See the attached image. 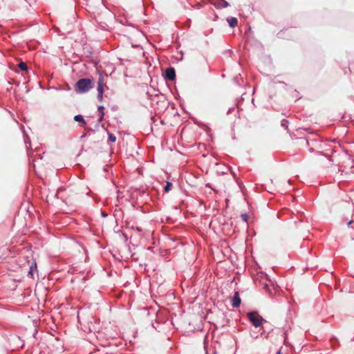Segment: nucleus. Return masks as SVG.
<instances>
[{
	"instance_id": "nucleus-1",
	"label": "nucleus",
	"mask_w": 354,
	"mask_h": 354,
	"mask_svg": "<svg viewBox=\"0 0 354 354\" xmlns=\"http://www.w3.org/2000/svg\"><path fill=\"white\" fill-rule=\"evenodd\" d=\"M93 87V82L91 79L82 78L79 80L75 85V89L77 93H86Z\"/></svg>"
},
{
	"instance_id": "nucleus-2",
	"label": "nucleus",
	"mask_w": 354,
	"mask_h": 354,
	"mask_svg": "<svg viewBox=\"0 0 354 354\" xmlns=\"http://www.w3.org/2000/svg\"><path fill=\"white\" fill-rule=\"evenodd\" d=\"M248 317L255 327L260 326L263 320L262 317L259 315L257 312L248 313Z\"/></svg>"
},
{
	"instance_id": "nucleus-3",
	"label": "nucleus",
	"mask_w": 354,
	"mask_h": 354,
	"mask_svg": "<svg viewBox=\"0 0 354 354\" xmlns=\"http://www.w3.org/2000/svg\"><path fill=\"white\" fill-rule=\"evenodd\" d=\"M176 72L174 68H168L165 71V78L172 81L175 79Z\"/></svg>"
},
{
	"instance_id": "nucleus-4",
	"label": "nucleus",
	"mask_w": 354,
	"mask_h": 354,
	"mask_svg": "<svg viewBox=\"0 0 354 354\" xmlns=\"http://www.w3.org/2000/svg\"><path fill=\"white\" fill-rule=\"evenodd\" d=\"M241 298L239 297V292H235L234 295V297H233V299H232V306L234 307V308H238L240 304H241Z\"/></svg>"
},
{
	"instance_id": "nucleus-5",
	"label": "nucleus",
	"mask_w": 354,
	"mask_h": 354,
	"mask_svg": "<svg viewBox=\"0 0 354 354\" xmlns=\"http://www.w3.org/2000/svg\"><path fill=\"white\" fill-rule=\"evenodd\" d=\"M227 21L231 28H234L237 26L238 20L235 17H230L227 19Z\"/></svg>"
},
{
	"instance_id": "nucleus-6",
	"label": "nucleus",
	"mask_w": 354,
	"mask_h": 354,
	"mask_svg": "<svg viewBox=\"0 0 354 354\" xmlns=\"http://www.w3.org/2000/svg\"><path fill=\"white\" fill-rule=\"evenodd\" d=\"M104 87V86L98 85L97 88V99L100 101H102V99H103Z\"/></svg>"
},
{
	"instance_id": "nucleus-7",
	"label": "nucleus",
	"mask_w": 354,
	"mask_h": 354,
	"mask_svg": "<svg viewBox=\"0 0 354 354\" xmlns=\"http://www.w3.org/2000/svg\"><path fill=\"white\" fill-rule=\"evenodd\" d=\"M216 4L220 8H224L229 6V3L225 0H217Z\"/></svg>"
},
{
	"instance_id": "nucleus-8",
	"label": "nucleus",
	"mask_w": 354,
	"mask_h": 354,
	"mask_svg": "<svg viewBox=\"0 0 354 354\" xmlns=\"http://www.w3.org/2000/svg\"><path fill=\"white\" fill-rule=\"evenodd\" d=\"M74 120L76 122H81L82 124H86V121L81 115H77L74 117Z\"/></svg>"
},
{
	"instance_id": "nucleus-9",
	"label": "nucleus",
	"mask_w": 354,
	"mask_h": 354,
	"mask_svg": "<svg viewBox=\"0 0 354 354\" xmlns=\"http://www.w3.org/2000/svg\"><path fill=\"white\" fill-rule=\"evenodd\" d=\"M98 85H100L102 86H105V85H106V83L104 82V78L102 75H100V77L98 79L97 86Z\"/></svg>"
},
{
	"instance_id": "nucleus-10",
	"label": "nucleus",
	"mask_w": 354,
	"mask_h": 354,
	"mask_svg": "<svg viewBox=\"0 0 354 354\" xmlns=\"http://www.w3.org/2000/svg\"><path fill=\"white\" fill-rule=\"evenodd\" d=\"M18 67L21 70V71H27L28 70V67H27V65L26 63L24 62H20L19 64H18Z\"/></svg>"
},
{
	"instance_id": "nucleus-11",
	"label": "nucleus",
	"mask_w": 354,
	"mask_h": 354,
	"mask_svg": "<svg viewBox=\"0 0 354 354\" xmlns=\"http://www.w3.org/2000/svg\"><path fill=\"white\" fill-rule=\"evenodd\" d=\"M172 186L173 185H172L171 183L167 182L166 185L164 187L165 192H168L169 191H170L171 189Z\"/></svg>"
},
{
	"instance_id": "nucleus-12",
	"label": "nucleus",
	"mask_w": 354,
	"mask_h": 354,
	"mask_svg": "<svg viewBox=\"0 0 354 354\" xmlns=\"http://www.w3.org/2000/svg\"><path fill=\"white\" fill-rule=\"evenodd\" d=\"M109 141L115 142L116 141V137L113 134L109 133Z\"/></svg>"
},
{
	"instance_id": "nucleus-13",
	"label": "nucleus",
	"mask_w": 354,
	"mask_h": 354,
	"mask_svg": "<svg viewBox=\"0 0 354 354\" xmlns=\"http://www.w3.org/2000/svg\"><path fill=\"white\" fill-rule=\"evenodd\" d=\"M98 111L101 113V117L100 118V121H102L104 117V106H98Z\"/></svg>"
},
{
	"instance_id": "nucleus-14",
	"label": "nucleus",
	"mask_w": 354,
	"mask_h": 354,
	"mask_svg": "<svg viewBox=\"0 0 354 354\" xmlns=\"http://www.w3.org/2000/svg\"><path fill=\"white\" fill-rule=\"evenodd\" d=\"M263 289L269 294V295H272V292L270 290V287H269V284L268 283H266L264 284L263 286Z\"/></svg>"
},
{
	"instance_id": "nucleus-15",
	"label": "nucleus",
	"mask_w": 354,
	"mask_h": 354,
	"mask_svg": "<svg viewBox=\"0 0 354 354\" xmlns=\"http://www.w3.org/2000/svg\"><path fill=\"white\" fill-rule=\"evenodd\" d=\"M248 215L247 214H241V218L243 221L245 222H248Z\"/></svg>"
},
{
	"instance_id": "nucleus-16",
	"label": "nucleus",
	"mask_w": 354,
	"mask_h": 354,
	"mask_svg": "<svg viewBox=\"0 0 354 354\" xmlns=\"http://www.w3.org/2000/svg\"><path fill=\"white\" fill-rule=\"evenodd\" d=\"M348 226L350 227H354V221H350L348 223Z\"/></svg>"
},
{
	"instance_id": "nucleus-17",
	"label": "nucleus",
	"mask_w": 354,
	"mask_h": 354,
	"mask_svg": "<svg viewBox=\"0 0 354 354\" xmlns=\"http://www.w3.org/2000/svg\"><path fill=\"white\" fill-rule=\"evenodd\" d=\"M276 354H281V353L280 351H277V353Z\"/></svg>"
}]
</instances>
